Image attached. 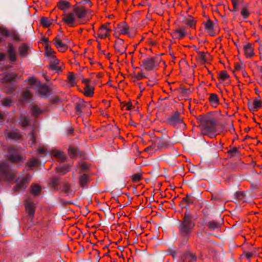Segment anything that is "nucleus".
<instances>
[{
	"label": "nucleus",
	"mask_w": 262,
	"mask_h": 262,
	"mask_svg": "<svg viewBox=\"0 0 262 262\" xmlns=\"http://www.w3.org/2000/svg\"><path fill=\"white\" fill-rule=\"evenodd\" d=\"M77 20L80 24H84L92 18L94 15L93 11L83 7H76L74 9Z\"/></svg>",
	"instance_id": "nucleus-1"
},
{
	"label": "nucleus",
	"mask_w": 262,
	"mask_h": 262,
	"mask_svg": "<svg viewBox=\"0 0 262 262\" xmlns=\"http://www.w3.org/2000/svg\"><path fill=\"white\" fill-rule=\"evenodd\" d=\"M200 122L202 126L203 133H207L209 130H215L217 121L215 118L211 115H206L201 118Z\"/></svg>",
	"instance_id": "nucleus-2"
},
{
	"label": "nucleus",
	"mask_w": 262,
	"mask_h": 262,
	"mask_svg": "<svg viewBox=\"0 0 262 262\" xmlns=\"http://www.w3.org/2000/svg\"><path fill=\"white\" fill-rule=\"evenodd\" d=\"M68 39L64 36L62 32L58 34L53 40V43L60 52H65L68 49Z\"/></svg>",
	"instance_id": "nucleus-3"
},
{
	"label": "nucleus",
	"mask_w": 262,
	"mask_h": 262,
	"mask_svg": "<svg viewBox=\"0 0 262 262\" xmlns=\"http://www.w3.org/2000/svg\"><path fill=\"white\" fill-rule=\"evenodd\" d=\"M15 174L11 170L9 166L2 163L0 164V182H11L14 180Z\"/></svg>",
	"instance_id": "nucleus-4"
},
{
	"label": "nucleus",
	"mask_w": 262,
	"mask_h": 262,
	"mask_svg": "<svg viewBox=\"0 0 262 262\" xmlns=\"http://www.w3.org/2000/svg\"><path fill=\"white\" fill-rule=\"evenodd\" d=\"M28 82L30 85V88H31V86H36V91L37 92L38 95L41 97L46 96L50 91V89L48 85L46 84H41L38 82L37 79L35 78H29L28 79Z\"/></svg>",
	"instance_id": "nucleus-5"
},
{
	"label": "nucleus",
	"mask_w": 262,
	"mask_h": 262,
	"mask_svg": "<svg viewBox=\"0 0 262 262\" xmlns=\"http://www.w3.org/2000/svg\"><path fill=\"white\" fill-rule=\"evenodd\" d=\"M21 149L20 148L10 147L8 149L7 157L11 162L15 163L18 162L23 159V157L21 154Z\"/></svg>",
	"instance_id": "nucleus-6"
},
{
	"label": "nucleus",
	"mask_w": 262,
	"mask_h": 262,
	"mask_svg": "<svg viewBox=\"0 0 262 262\" xmlns=\"http://www.w3.org/2000/svg\"><path fill=\"white\" fill-rule=\"evenodd\" d=\"M117 30L119 34L126 35L129 37H133L135 34L134 30L125 22L119 24L117 25Z\"/></svg>",
	"instance_id": "nucleus-7"
},
{
	"label": "nucleus",
	"mask_w": 262,
	"mask_h": 262,
	"mask_svg": "<svg viewBox=\"0 0 262 262\" xmlns=\"http://www.w3.org/2000/svg\"><path fill=\"white\" fill-rule=\"evenodd\" d=\"M158 148L166 149L171 148L173 146V143L170 140V138L166 135H162L161 136L158 137Z\"/></svg>",
	"instance_id": "nucleus-8"
},
{
	"label": "nucleus",
	"mask_w": 262,
	"mask_h": 262,
	"mask_svg": "<svg viewBox=\"0 0 262 262\" xmlns=\"http://www.w3.org/2000/svg\"><path fill=\"white\" fill-rule=\"evenodd\" d=\"M112 32V28L110 23L102 25L98 30L97 33L98 37L100 39H104L108 37Z\"/></svg>",
	"instance_id": "nucleus-9"
},
{
	"label": "nucleus",
	"mask_w": 262,
	"mask_h": 262,
	"mask_svg": "<svg viewBox=\"0 0 262 262\" xmlns=\"http://www.w3.org/2000/svg\"><path fill=\"white\" fill-rule=\"evenodd\" d=\"M115 49L119 54L122 55L125 53L126 50V46L123 39L118 38L115 43Z\"/></svg>",
	"instance_id": "nucleus-10"
},
{
	"label": "nucleus",
	"mask_w": 262,
	"mask_h": 262,
	"mask_svg": "<svg viewBox=\"0 0 262 262\" xmlns=\"http://www.w3.org/2000/svg\"><path fill=\"white\" fill-rule=\"evenodd\" d=\"M50 68L57 72H60L62 71V68L59 66L60 61L56 56H52V57L49 58Z\"/></svg>",
	"instance_id": "nucleus-11"
},
{
	"label": "nucleus",
	"mask_w": 262,
	"mask_h": 262,
	"mask_svg": "<svg viewBox=\"0 0 262 262\" xmlns=\"http://www.w3.org/2000/svg\"><path fill=\"white\" fill-rule=\"evenodd\" d=\"M167 121L169 124L173 126H176L178 124H182L183 125H185L183 123L182 119L180 118V113L178 112H175L174 115L168 118Z\"/></svg>",
	"instance_id": "nucleus-12"
},
{
	"label": "nucleus",
	"mask_w": 262,
	"mask_h": 262,
	"mask_svg": "<svg viewBox=\"0 0 262 262\" xmlns=\"http://www.w3.org/2000/svg\"><path fill=\"white\" fill-rule=\"evenodd\" d=\"M182 229H191L194 226V223L192 222V217L190 214L185 213L182 223Z\"/></svg>",
	"instance_id": "nucleus-13"
},
{
	"label": "nucleus",
	"mask_w": 262,
	"mask_h": 262,
	"mask_svg": "<svg viewBox=\"0 0 262 262\" xmlns=\"http://www.w3.org/2000/svg\"><path fill=\"white\" fill-rule=\"evenodd\" d=\"M30 180V177L29 175L26 176L25 177L18 179L17 181V184L15 187L16 191H18L21 189H24L28 185V183Z\"/></svg>",
	"instance_id": "nucleus-14"
},
{
	"label": "nucleus",
	"mask_w": 262,
	"mask_h": 262,
	"mask_svg": "<svg viewBox=\"0 0 262 262\" xmlns=\"http://www.w3.org/2000/svg\"><path fill=\"white\" fill-rule=\"evenodd\" d=\"M25 205L26 211L27 212L29 217L32 220L35 211V204L32 201L28 200L26 201Z\"/></svg>",
	"instance_id": "nucleus-15"
},
{
	"label": "nucleus",
	"mask_w": 262,
	"mask_h": 262,
	"mask_svg": "<svg viewBox=\"0 0 262 262\" xmlns=\"http://www.w3.org/2000/svg\"><path fill=\"white\" fill-rule=\"evenodd\" d=\"M62 19L64 23L68 25H72L77 20L75 14L74 12L63 14Z\"/></svg>",
	"instance_id": "nucleus-16"
},
{
	"label": "nucleus",
	"mask_w": 262,
	"mask_h": 262,
	"mask_svg": "<svg viewBox=\"0 0 262 262\" xmlns=\"http://www.w3.org/2000/svg\"><path fill=\"white\" fill-rule=\"evenodd\" d=\"M203 24L205 26V29L209 34L211 36H214L215 35L214 32V23L208 18L206 22H203Z\"/></svg>",
	"instance_id": "nucleus-17"
},
{
	"label": "nucleus",
	"mask_w": 262,
	"mask_h": 262,
	"mask_svg": "<svg viewBox=\"0 0 262 262\" xmlns=\"http://www.w3.org/2000/svg\"><path fill=\"white\" fill-rule=\"evenodd\" d=\"M8 56L11 61L15 62L16 60L15 49L11 43H9L8 46Z\"/></svg>",
	"instance_id": "nucleus-18"
},
{
	"label": "nucleus",
	"mask_w": 262,
	"mask_h": 262,
	"mask_svg": "<svg viewBox=\"0 0 262 262\" xmlns=\"http://www.w3.org/2000/svg\"><path fill=\"white\" fill-rule=\"evenodd\" d=\"M77 81L75 75L73 72H69L67 76V84L70 87H73L77 85Z\"/></svg>",
	"instance_id": "nucleus-19"
},
{
	"label": "nucleus",
	"mask_w": 262,
	"mask_h": 262,
	"mask_svg": "<svg viewBox=\"0 0 262 262\" xmlns=\"http://www.w3.org/2000/svg\"><path fill=\"white\" fill-rule=\"evenodd\" d=\"M51 155L59 162L63 161L66 158L65 154L63 152L56 149L52 150Z\"/></svg>",
	"instance_id": "nucleus-20"
},
{
	"label": "nucleus",
	"mask_w": 262,
	"mask_h": 262,
	"mask_svg": "<svg viewBox=\"0 0 262 262\" xmlns=\"http://www.w3.org/2000/svg\"><path fill=\"white\" fill-rule=\"evenodd\" d=\"M58 9L63 11L68 10L71 7L70 3L64 0H60L57 4Z\"/></svg>",
	"instance_id": "nucleus-21"
},
{
	"label": "nucleus",
	"mask_w": 262,
	"mask_h": 262,
	"mask_svg": "<svg viewBox=\"0 0 262 262\" xmlns=\"http://www.w3.org/2000/svg\"><path fill=\"white\" fill-rule=\"evenodd\" d=\"M243 49L245 52V54L247 57L249 58L254 55V49L251 43H249L245 45Z\"/></svg>",
	"instance_id": "nucleus-22"
},
{
	"label": "nucleus",
	"mask_w": 262,
	"mask_h": 262,
	"mask_svg": "<svg viewBox=\"0 0 262 262\" xmlns=\"http://www.w3.org/2000/svg\"><path fill=\"white\" fill-rule=\"evenodd\" d=\"M94 93V87L91 85L84 86L83 89V94L86 97H92Z\"/></svg>",
	"instance_id": "nucleus-23"
},
{
	"label": "nucleus",
	"mask_w": 262,
	"mask_h": 262,
	"mask_svg": "<svg viewBox=\"0 0 262 262\" xmlns=\"http://www.w3.org/2000/svg\"><path fill=\"white\" fill-rule=\"evenodd\" d=\"M186 35V33L184 28H181L180 29H176L173 33V36L178 39H181Z\"/></svg>",
	"instance_id": "nucleus-24"
},
{
	"label": "nucleus",
	"mask_w": 262,
	"mask_h": 262,
	"mask_svg": "<svg viewBox=\"0 0 262 262\" xmlns=\"http://www.w3.org/2000/svg\"><path fill=\"white\" fill-rule=\"evenodd\" d=\"M248 4L247 3H244L241 7V14L244 19H247L250 15L249 11L248 9Z\"/></svg>",
	"instance_id": "nucleus-25"
},
{
	"label": "nucleus",
	"mask_w": 262,
	"mask_h": 262,
	"mask_svg": "<svg viewBox=\"0 0 262 262\" xmlns=\"http://www.w3.org/2000/svg\"><path fill=\"white\" fill-rule=\"evenodd\" d=\"M208 227L210 229H219L222 228L223 224L221 222H217L214 220L210 221L207 224Z\"/></svg>",
	"instance_id": "nucleus-26"
},
{
	"label": "nucleus",
	"mask_w": 262,
	"mask_h": 262,
	"mask_svg": "<svg viewBox=\"0 0 262 262\" xmlns=\"http://www.w3.org/2000/svg\"><path fill=\"white\" fill-rule=\"evenodd\" d=\"M209 101L210 104L214 107H216L219 103L218 96L216 94L212 93L209 94Z\"/></svg>",
	"instance_id": "nucleus-27"
},
{
	"label": "nucleus",
	"mask_w": 262,
	"mask_h": 262,
	"mask_svg": "<svg viewBox=\"0 0 262 262\" xmlns=\"http://www.w3.org/2000/svg\"><path fill=\"white\" fill-rule=\"evenodd\" d=\"M19 54L21 57H26L27 56L28 52V47L25 45H21L18 48Z\"/></svg>",
	"instance_id": "nucleus-28"
},
{
	"label": "nucleus",
	"mask_w": 262,
	"mask_h": 262,
	"mask_svg": "<svg viewBox=\"0 0 262 262\" xmlns=\"http://www.w3.org/2000/svg\"><path fill=\"white\" fill-rule=\"evenodd\" d=\"M182 260L183 262H195L196 258L192 254L190 253H187L183 255Z\"/></svg>",
	"instance_id": "nucleus-29"
},
{
	"label": "nucleus",
	"mask_w": 262,
	"mask_h": 262,
	"mask_svg": "<svg viewBox=\"0 0 262 262\" xmlns=\"http://www.w3.org/2000/svg\"><path fill=\"white\" fill-rule=\"evenodd\" d=\"M193 200L183 199L179 205L182 208H187L189 205L193 204Z\"/></svg>",
	"instance_id": "nucleus-30"
},
{
	"label": "nucleus",
	"mask_w": 262,
	"mask_h": 262,
	"mask_svg": "<svg viewBox=\"0 0 262 262\" xmlns=\"http://www.w3.org/2000/svg\"><path fill=\"white\" fill-rule=\"evenodd\" d=\"M158 149V148H156V144L154 143V141L152 139L150 140H148V155L154 154Z\"/></svg>",
	"instance_id": "nucleus-31"
},
{
	"label": "nucleus",
	"mask_w": 262,
	"mask_h": 262,
	"mask_svg": "<svg viewBox=\"0 0 262 262\" xmlns=\"http://www.w3.org/2000/svg\"><path fill=\"white\" fill-rule=\"evenodd\" d=\"M152 170L148 172V174L152 175V176L156 178L159 176V165L156 164L155 165H151Z\"/></svg>",
	"instance_id": "nucleus-32"
},
{
	"label": "nucleus",
	"mask_w": 262,
	"mask_h": 262,
	"mask_svg": "<svg viewBox=\"0 0 262 262\" xmlns=\"http://www.w3.org/2000/svg\"><path fill=\"white\" fill-rule=\"evenodd\" d=\"M233 6V10H230L231 12H235L238 10V6H239L241 7L244 4L243 0H231Z\"/></svg>",
	"instance_id": "nucleus-33"
},
{
	"label": "nucleus",
	"mask_w": 262,
	"mask_h": 262,
	"mask_svg": "<svg viewBox=\"0 0 262 262\" xmlns=\"http://www.w3.org/2000/svg\"><path fill=\"white\" fill-rule=\"evenodd\" d=\"M31 192L34 195L38 194L41 191V187L38 184H33L30 188Z\"/></svg>",
	"instance_id": "nucleus-34"
},
{
	"label": "nucleus",
	"mask_w": 262,
	"mask_h": 262,
	"mask_svg": "<svg viewBox=\"0 0 262 262\" xmlns=\"http://www.w3.org/2000/svg\"><path fill=\"white\" fill-rule=\"evenodd\" d=\"M229 75L226 71H222L217 74V78L220 82L224 81L225 79L228 78Z\"/></svg>",
	"instance_id": "nucleus-35"
},
{
	"label": "nucleus",
	"mask_w": 262,
	"mask_h": 262,
	"mask_svg": "<svg viewBox=\"0 0 262 262\" xmlns=\"http://www.w3.org/2000/svg\"><path fill=\"white\" fill-rule=\"evenodd\" d=\"M7 138L10 139H19L21 138V135L17 132H9L7 134Z\"/></svg>",
	"instance_id": "nucleus-36"
},
{
	"label": "nucleus",
	"mask_w": 262,
	"mask_h": 262,
	"mask_svg": "<svg viewBox=\"0 0 262 262\" xmlns=\"http://www.w3.org/2000/svg\"><path fill=\"white\" fill-rule=\"evenodd\" d=\"M78 166L80 168L81 172H86L89 168V165L84 161H80Z\"/></svg>",
	"instance_id": "nucleus-37"
},
{
	"label": "nucleus",
	"mask_w": 262,
	"mask_h": 262,
	"mask_svg": "<svg viewBox=\"0 0 262 262\" xmlns=\"http://www.w3.org/2000/svg\"><path fill=\"white\" fill-rule=\"evenodd\" d=\"M16 77L17 75L15 73H12L6 75L4 77V80L5 82H7L15 81L16 78Z\"/></svg>",
	"instance_id": "nucleus-38"
},
{
	"label": "nucleus",
	"mask_w": 262,
	"mask_h": 262,
	"mask_svg": "<svg viewBox=\"0 0 262 262\" xmlns=\"http://www.w3.org/2000/svg\"><path fill=\"white\" fill-rule=\"evenodd\" d=\"M88 181L89 177L86 174L84 173L79 178V183L82 187L87 184Z\"/></svg>",
	"instance_id": "nucleus-39"
},
{
	"label": "nucleus",
	"mask_w": 262,
	"mask_h": 262,
	"mask_svg": "<svg viewBox=\"0 0 262 262\" xmlns=\"http://www.w3.org/2000/svg\"><path fill=\"white\" fill-rule=\"evenodd\" d=\"M68 152L70 157H75L79 155V152L75 147L70 146L68 149Z\"/></svg>",
	"instance_id": "nucleus-40"
},
{
	"label": "nucleus",
	"mask_w": 262,
	"mask_h": 262,
	"mask_svg": "<svg viewBox=\"0 0 262 262\" xmlns=\"http://www.w3.org/2000/svg\"><path fill=\"white\" fill-rule=\"evenodd\" d=\"M228 153L230 157H238L240 155L239 150L235 147H234L232 149L228 150Z\"/></svg>",
	"instance_id": "nucleus-41"
},
{
	"label": "nucleus",
	"mask_w": 262,
	"mask_h": 262,
	"mask_svg": "<svg viewBox=\"0 0 262 262\" xmlns=\"http://www.w3.org/2000/svg\"><path fill=\"white\" fill-rule=\"evenodd\" d=\"M158 63L155 62V57H148V71L154 70L157 66Z\"/></svg>",
	"instance_id": "nucleus-42"
},
{
	"label": "nucleus",
	"mask_w": 262,
	"mask_h": 262,
	"mask_svg": "<svg viewBox=\"0 0 262 262\" xmlns=\"http://www.w3.org/2000/svg\"><path fill=\"white\" fill-rule=\"evenodd\" d=\"M70 169L68 166H61L56 168L57 171L61 175L65 174Z\"/></svg>",
	"instance_id": "nucleus-43"
},
{
	"label": "nucleus",
	"mask_w": 262,
	"mask_h": 262,
	"mask_svg": "<svg viewBox=\"0 0 262 262\" xmlns=\"http://www.w3.org/2000/svg\"><path fill=\"white\" fill-rule=\"evenodd\" d=\"M32 115L35 117H37L39 115L42 113V111L39 108L37 105H34L31 108Z\"/></svg>",
	"instance_id": "nucleus-44"
},
{
	"label": "nucleus",
	"mask_w": 262,
	"mask_h": 262,
	"mask_svg": "<svg viewBox=\"0 0 262 262\" xmlns=\"http://www.w3.org/2000/svg\"><path fill=\"white\" fill-rule=\"evenodd\" d=\"M38 164V160L37 159H31L28 163L27 165L30 168H33L37 166Z\"/></svg>",
	"instance_id": "nucleus-45"
},
{
	"label": "nucleus",
	"mask_w": 262,
	"mask_h": 262,
	"mask_svg": "<svg viewBox=\"0 0 262 262\" xmlns=\"http://www.w3.org/2000/svg\"><path fill=\"white\" fill-rule=\"evenodd\" d=\"M46 54L49 58L52 56H55L56 52L50 47L47 46L46 47Z\"/></svg>",
	"instance_id": "nucleus-46"
},
{
	"label": "nucleus",
	"mask_w": 262,
	"mask_h": 262,
	"mask_svg": "<svg viewBox=\"0 0 262 262\" xmlns=\"http://www.w3.org/2000/svg\"><path fill=\"white\" fill-rule=\"evenodd\" d=\"M41 24L45 28H47L50 26L51 22L50 20L47 17H43L41 19Z\"/></svg>",
	"instance_id": "nucleus-47"
},
{
	"label": "nucleus",
	"mask_w": 262,
	"mask_h": 262,
	"mask_svg": "<svg viewBox=\"0 0 262 262\" xmlns=\"http://www.w3.org/2000/svg\"><path fill=\"white\" fill-rule=\"evenodd\" d=\"M133 107L132 102H128L126 103H122L121 104V108L122 110L129 111Z\"/></svg>",
	"instance_id": "nucleus-48"
},
{
	"label": "nucleus",
	"mask_w": 262,
	"mask_h": 262,
	"mask_svg": "<svg viewBox=\"0 0 262 262\" xmlns=\"http://www.w3.org/2000/svg\"><path fill=\"white\" fill-rule=\"evenodd\" d=\"M199 55V59L203 62H206L207 61V57L205 56V53L204 52L198 51Z\"/></svg>",
	"instance_id": "nucleus-49"
},
{
	"label": "nucleus",
	"mask_w": 262,
	"mask_h": 262,
	"mask_svg": "<svg viewBox=\"0 0 262 262\" xmlns=\"http://www.w3.org/2000/svg\"><path fill=\"white\" fill-rule=\"evenodd\" d=\"M23 97L25 100H29L32 97V94L28 90L23 93Z\"/></svg>",
	"instance_id": "nucleus-50"
},
{
	"label": "nucleus",
	"mask_w": 262,
	"mask_h": 262,
	"mask_svg": "<svg viewBox=\"0 0 262 262\" xmlns=\"http://www.w3.org/2000/svg\"><path fill=\"white\" fill-rule=\"evenodd\" d=\"M253 102L256 110H257L260 107H262V102L258 100L257 98H255Z\"/></svg>",
	"instance_id": "nucleus-51"
},
{
	"label": "nucleus",
	"mask_w": 262,
	"mask_h": 262,
	"mask_svg": "<svg viewBox=\"0 0 262 262\" xmlns=\"http://www.w3.org/2000/svg\"><path fill=\"white\" fill-rule=\"evenodd\" d=\"M141 179V176L140 174H135L132 176V181L134 183L139 182Z\"/></svg>",
	"instance_id": "nucleus-52"
},
{
	"label": "nucleus",
	"mask_w": 262,
	"mask_h": 262,
	"mask_svg": "<svg viewBox=\"0 0 262 262\" xmlns=\"http://www.w3.org/2000/svg\"><path fill=\"white\" fill-rule=\"evenodd\" d=\"M184 22L191 28H193L195 27V23L193 20H189L185 18Z\"/></svg>",
	"instance_id": "nucleus-53"
},
{
	"label": "nucleus",
	"mask_w": 262,
	"mask_h": 262,
	"mask_svg": "<svg viewBox=\"0 0 262 262\" xmlns=\"http://www.w3.org/2000/svg\"><path fill=\"white\" fill-rule=\"evenodd\" d=\"M12 103L11 100L9 98L4 99L2 101V105L4 106H10Z\"/></svg>",
	"instance_id": "nucleus-54"
},
{
	"label": "nucleus",
	"mask_w": 262,
	"mask_h": 262,
	"mask_svg": "<svg viewBox=\"0 0 262 262\" xmlns=\"http://www.w3.org/2000/svg\"><path fill=\"white\" fill-rule=\"evenodd\" d=\"M21 125L23 126H27L29 122L28 119L26 117L23 118L22 115L21 116Z\"/></svg>",
	"instance_id": "nucleus-55"
},
{
	"label": "nucleus",
	"mask_w": 262,
	"mask_h": 262,
	"mask_svg": "<svg viewBox=\"0 0 262 262\" xmlns=\"http://www.w3.org/2000/svg\"><path fill=\"white\" fill-rule=\"evenodd\" d=\"M31 138L30 141L31 142V145L34 144L36 142V139L35 137V130H33L30 134Z\"/></svg>",
	"instance_id": "nucleus-56"
},
{
	"label": "nucleus",
	"mask_w": 262,
	"mask_h": 262,
	"mask_svg": "<svg viewBox=\"0 0 262 262\" xmlns=\"http://www.w3.org/2000/svg\"><path fill=\"white\" fill-rule=\"evenodd\" d=\"M9 31L7 29H5V28H0V34L3 35V36H8L9 35Z\"/></svg>",
	"instance_id": "nucleus-57"
},
{
	"label": "nucleus",
	"mask_w": 262,
	"mask_h": 262,
	"mask_svg": "<svg viewBox=\"0 0 262 262\" xmlns=\"http://www.w3.org/2000/svg\"><path fill=\"white\" fill-rule=\"evenodd\" d=\"M207 133H203L204 134L208 136H209L210 138H213L216 136L215 134V130H209L208 132H206Z\"/></svg>",
	"instance_id": "nucleus-58"
},
{
	"label": "nucleus",
	"mask_w": 262,
	"mask_h": 262,
	"mask_svg": "<svg viewBox=\"0 0 262 262\" xmlns=\"http://www.w3.org/2000/svg\"><path fill=\"white\" fill-rule=\"evenodd\" d=\"M248 105L249 108L251 111H257L254 105L253 102H251L250 100H249Z\"/></svg>",
	"instance_id": "nucleus-59"
},
{
	"label": "nucleus",
	"mask_w": 262,
	"mask_h": 262,
	"mask_svg": "<svg viewBox=\"0 0 262 262\" xmlns=\"http://www.w3.org/2000/svg\"><path fill=\"white\" fill-rule=\"evenodd\" d=\"M245 66L242 63H236L235 64V68L236 70H240L244 68Z\"/></svg>",
	"instance_id": "nucleus-60"
},
{
	"label": "nucleus",
	"mask_w": 262,
	"mask_h": 262,
	"mask_svg": "<svg viewBox=\"0 0 262 262\" xmlns=\"http://www.w3.org/2000/svg\"><path fill=\"white\" fill-rule=\"evenodd\" d=\"M90 80L87 78H83L82 79V83L84 84V86L90 84Z\"/></svg>",
	"instance_id": "nucleus-61"
},
{
	"label": "nucleus",
	"mask_w": 262,
	"mask_h": 262,
	"mask_svg": "<svg viewBox=\"0 0 262 262\" xmlns=\"http://www.w3.org/2000/svg\"><path fill=\"white\" fill-rule=\"evenodd\" d=\"M46 148L44 147H39L38 149V152L39 154H45L46 152Z\"/></svg>",
	"instance_id": "nucleus-62"
},
{
	"label": "nucleus",
	"mask_w": 262,
	"mask_h": 262,
	"mask_svg": "<svg viewBox=\"0 0 262 262\" xmlns=\"http://www.w3.org/2000/svg\"><path fill=\"white\" fill-rule=\"evenodd\" d=\"M102 53H103V54L104 55H105V56L107 58V59H110L111 58V55H110V54L108 53V52H107L105 50H103L101 51Z\"/></svg>",
	"instance_id": "nucleus-63"
},
{
	"label": "nucleus",
	"mask_w": 262,
	"mask_h": 262,
	"mask_svg": "<svg viewBox=\"0 0 262 262\" xmlns=\"http://www.w3.org/2000/svg\"><path fill=\"white\" fill-rule=\"evenodd\" d=\"M148 136H150L151 138H152L154 137H156L158 138V136L155 134V131L152 130V132L150 131L148 132Z\"/></svg>",
	"instance_id": "nucleus-64"
}]
</instances>
